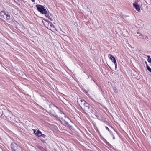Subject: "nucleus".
<instances>
[{
    "instance_id": "nucleus-1",
    "label": "nucleus",
    "mask_w": 151,
    "mask_h": 151,
    "mask_svg": "<svg viewBox=\"0 0 151 151\" xmlns=\"http://www.w3.org/2000/svg\"><path fill=\"white\" fill-rule=\"evenodd\" d=\"M50 114L57 118L61 123L66 126L71 127L72 123L70 119L64 113L54 104L50 105Z\"/></svg>"
},
{
    "instance_id": "nucleus-2",
    "label": "nucleus",
    "mask_w": 151,
    "mask_h": 151,
    "mask_svg": "<svg viewBox=\"0 0 151 151\" xmlns=\"http://www.w3.org/2000/svg\"><path fill=\"white\" fill-rule=\"evenodd\" d=\"M81 108L83 110L90 113H93V112L92 107L87 102Z\"/></svg>"
},
{
    "instance_id": "nucleus-3",
    "label": "nucleus",
    "mask_w": 151,
    "mask_h": 151,
    "mask_svg": "<svg viewBox=\"0 0 151 151\" xmlns=\"http://www.w3.org/2000/svg\"><path fill=\"white\" fill-rule=\"evenodd\" d=\"M36 7L37 10L41 13L43 14H46L47 13L45 7L43 6L40 5H36Z\"/></svg>"
},
{
    "instance_id": "nucleus-4",
    "label": "nucleus",
    "mask_w": 151,
    "mask_h": 151,
    "mask_svg": "<svg viewBox=\"0 0 151 151\" xmlns=\"http://www.w3.org/2000/svg\"><path fill=\"white\" fill-rule=\"evenodd\" d=\"M11 146L12 151H22L21 147L15 142L12 143Z\"/></svg>"
},
{
    "instance_id": "nucleus-5",
    "label": "nucleus",
    "mask_w": 151,
    "mask_h": 151,
    "mask_svg": "<svg viewBox=\"0 0 151 151\" xmlns=\"http://www.w3.org/2000/svg\"><path fill=\"white\" fill-rule=\"evenodd\" d=\"M0 18L9 20L10 18V16L8 13L6 14L4 11H2L0 12Z\"/></svg>"
},
{
    "instance_id": "nucleus-6",
    "label": "nucleus",
    "mask_w": 151,
    "mask_h": 151,
    "mask_svg": "<svg viewBox=\"0 0 151 151\" xmlns=\"http://www.w3.org/2000/svg\"><path fill=\"white\" fill-rule=\"evenodd\" d=\"M15 116L13 115L12 114H10V116L8 118V120L12 122H17L16 120Z\"/></svg>"
},
{
    "instance_id": "nucleus-7",
    "label": "nucleus",
    "mask_w": 151,
    "mask_h": 151,
    "mask_svg": "<svg viewBox=\"0 0 151 151\" xmlns=\"http://www.w3.org/2000/svg\"><path fill=\"white\" fill-rule=\"evenodd\" d=\"M77 102L78 103L80 106L81 107L83 106V105H84L86 103V102L84 100H82L81 99H78Z\"/></svg>"
},
{
    "instance_id": "nucleus-8",
    "label": "nucleus",
    "mask_w": 151,
    "mask_h": 151,
    "mask_svg": "<svg viewBox=\"0 0 151 151\" xmlns=\"http://www.w3.org/2000/svg\"><path fill=\"white\" fill-rule=\"evenodd\" d=\"M4 115L7 119L10 116V114H12L9 111L7 110H4Z\"/></svg>"
},
{
    "instance_id": "nucleus-9",
    "label": "nucleus",
    "mask_w": 151,
    "mask_h": 151,
    "mask_svg": "<svg viewBox=\"0 0 151 151\" xmlns=\"http://www.w3.org/2000/svg\"><path fill=\"white\" fill-rule=\"evenodd\" d=\"M34 133L37 136L40 137L42 135V132L39 130H37V131H36L35 130H34Z\"/></svg>"
},
{
    "instance_id": "nucleus-10",
    "label": "nucleus",
    "mask_w": 151,
    "mask_h": 151,
    "mask_svg": "<svg viewBox=\"0 0 151 151\" xmlns=\"http://www.w3.org/2000/svg\"><path fill=\"white\" fill-rule=\"evenodd\" d=\"M133 5L134 6L136 10L138 12L140 11V8L139 6L136 3H134L133 4Z\"/></svg>"
},
{
    "instance_id": "nucleus-11",
    "label": "nucleus",
    "mask_w": 151,
    "mask_h": 151,
    "mask_svg": "<svg viewBox=\"0 0 151 151\" xmlns=\"http://www.w3.org/2000/svg\"><path fill=\"white\" fill-rule=\"evenodd\" d=\"M47 17L50 20H53L51 14L50 13H47Z\"/></svg>"
},
{
    "instance_id": "nucleus-12",
    "label": "nucleus",
    "mask_w": 151,
    "mask_h": 151,
    "mask_svg": "<svg viewBox=\"0 0 151 151\" xmlns=\"http://www.w3.org/2000/svg\"><path fill=\"white\" fill-rule=\"evenodd\" d=\"M4 110L3 111L2 109H0V116H2L4 114Z\"/></svg>"
},
{
    "instance_id": "nucleus-13",
    "label": "nucleus",
    "mask_w": 151,
    "mask_h": 151,
    "mask_svg": "<svg viewBox=\"0 0 151 151\" xmlns=\"http://www.w3.org/2000/svg\"><path fill=\"white\" fill-rule=\"evenodd\" d=\"M109 55L110 56L109 58L110 60H112V61L114 60H115V58L111 55L109 54Z\"/></svg>"
},
{
    "instance_id": "nucleus-14",
    "label": "nucleus",
    "mask_w": 151,
    "mask_h": 151,
    "mask_svg": "<svg viewBox=\"0 0 151 151\" xmlns=\"http://www.w3.org/2000/svg\"><path fill=\"white\" fill-rule=\"evenodd\" d=\"M147 68L148 70L151 73V68L148 65H147Z\"/></svg>"
},
{
    "instance_id": "nucleus-15",
    "label": "nucleus",
    "mask_w": 151,
    "mask_h": 151,
    "mask_svg": "<svg viewBox=\"0 0 151 151\" xmlns=\"http://www.w3.org/2000/svg\"><path fill=\"white\" fill-rule=\"evenodd\" d=\"M113 90H114V92H115V93H117V90H116V88H115V87H113Z\"/></svg>"
},
{
    "instance_id": "nucleus-16",
    "label": "nucleus",
    "mask_w": 151,
    "mask_h": 151,
    "mask_svg": "<svg viewBox=\"0 0 151 151\" xmlns=\"http://www.w3.org/2000/svg\"><path fill=\"white\" fill-rule=\"evenodd\" d=\"M112 61L114 63L115 65H116V64H117V63L116 62V59H115V60H114Z\"/></svg>"
},
{
    "instance_id": "nucleus-17",
    "label": "nucleus",
    "mask_w": 151,
    "mask_h": 151,
    "mask_svg": "<svg viewBox=\"0 0 151 151\" xmlns=\"http://www.w3.org/2000/svg\"><path fill=\"white\" fill-rule=\"evenodd\" d=\"M143 38L145 39V40H147V41L148 40L147 39H148V38L147 37V36H145L143 37Z\"/></svg>"
},
{
    "instance_id": "nucleus-18",
    "label": "nucleus",
    "mask_w": 151,
    "mask_h": 151,
    "mask_svg": "<svg viewBox=\"0 0 151 151\" xmlns=\"http://www.w3.org/2000/svg\"><path fill=\"white\" fill-rule=\"evenodd\" d=\"M149 63H151V58H148L147 59Z\"/></svg>"
},
{
    "instance_id": "nucleus-19",
    "label": "nucleus",
    "mask_w": 151,
    "mask_h": 151,
    "mask_svg": "<svg viewBox=\"0 0 151 151\" xmlns=\"http://www.w3.org/2000/svg\"><path fill=\"white\" fill-rule=\"evenodd\" d=\"M41 136H42L43 138H45V135L43 134H42V135Z\"/></svg>"
},
{
    "instance_id": "nucleus-20",
    "label": "nucleus",
    "mask_w": 151,
    "mask_h": 151,
    "mask_svg": "<svg viewBox=\"0 0 151 151\" xmlns=\"http://www.w3.org/2000/svg\"><path fill=\"white\" fill-rule=\"evenodd\" d=\"M106 130H108L109 132H110V130L107 127H106Z\"/></svg>"
},
{
    "instance_id": "nucleus-21",
    "label": "nucleus",
    "mask_w": 151,
    "mask_h": 151,
    "mask_svg": "<svg viewBox=\"0 0 151 151\" xmlns=\"http://www.w3.org/2000/svg\"><path fill=\"white\" fill-rule=\"evenodd\" d=\"M147 57H148V58H150V56L149 55L147 56Z\"/></svg>"
},
{
    "instance_id": "nucleus-22",
    "label": "nucleus",
    "mask_w": 151,
    "mask_h": 151,
    "mask_svg": "<svg viewBox=\"0 0 151 151\" xmlns=\"http://www.w3.org/2000/svg\"><path fill=\"white\" fill-rule=\"evenodd\" d=\"M32 1V2H35V0H31Z\"/></svg>"
},
{
    "instance_id": "nucleus-23",
    "label": "nucleus",
    "mask_w": 151,
    "mask_h": 151,
    "mask_svg": "<svg viewBox=\"0 0 151 151\" xmlns=\"http://www.w3.org/2000/svg\"><path fill=\"white\" fill-rule=\"evenodd\" d=\"M115 65V69H116V68H117V64H116V65Z\"/></svg>"
},
{
    "instance_id": "nucleus-24",
    "label": "nucleus",
    "mask_w": 151,
    "mask_h": 151,
    "mask_svg": "<svg viewBox=\"0 0 151 151\" xmlns=\"http://www.w3.org/2000/svg\"><path fill=\"white\" fill-rule=\"evenodd\" d=\"M140 36H142V37H143V36L142 35V34H140Z\"/></svg>"
}]
</instances>
